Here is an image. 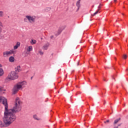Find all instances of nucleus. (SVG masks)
<instances>
[{
	"label": "nucleus",
	"instance_id": "nucleus-14",
	"mask_svg": "<svg viewBox=\"0 0 128 128\" xmlns=\"http://www.w3.org/2000/svg\"><path fill=\"white\" fill-rule=\"evenodd\" d=\"M27 50L28 52H32V46H29Z\"/></svg>",
	"mask_w": 128,
	"mask_h": 128
},
{
	"label": "nucleus",
	"instance_id": "nucleus-30",
	"mask_svg": "<svg viewBox=\"0 0 128 128\" xmlns=\"http://www.w3.org/2000/svg\"><path fill=\"white\" fill-rule=\"evenodd\" d=\"M26 19L24 18V21L26 22Z\"/></svg>",
	"mask_w": 128,
	"mask_h": 128
},
{
	"label": "nucleus",
	"instance_id": "nucleus-22",
	"mask_svg": "<svg viewBox=\"0 0 128 128\" xmlns=\"http://www.w3.org/2000/svg\"><path fill=\"white\" fill-rule=\"evenodd\" d=\"M2 26H0V32H2Z\"/></svg>",
	"mask_w": 128,
	"mask_h": 128
},
{
	"label": "nucleus",
	"instance_id": "nucleus-17",
	"mask_svg": "<svg viewBox=\"0 0 128 128\" xmlns=\"http://www.w3.org/2000/svg\"><path fill=\"white\" fill-rule=\"evenodd\" d=\"M0 17L4 16V12L0 11Z\"/></svg>",
	"mask_w": 128,
	"mask_h": 128
},
{
	"label": "nucleus",
	"instance_id": "nucleus-1",
	"mask_svg": "<svg viewBox=\"0 0 128 128\" xmlns=\"http://www.w3.org/2000/svg\"><path fill=\"white\" fill-rule=\"evenodd\" d=\"M0 102L4 106V122L0 120V126L6 128L10 126L12 122L16 120V116L15 114L20 112L22 110V101L18 98H16L15 104L12 109L8 110V100L4 96H0Z\"/></svg>",
	"mask_w": 128,
	"mask_h": 128
},
{
	"label": "nucleus",
	"instance_id": "nucleus-33",
	"mask_svg": "<svg viewBox=\"0 0 128 128\" xmlns=\"http://www.w3.org/2000/svg\"><path fill=\"white\" fill-rule=\"evenodd\" d=\"M32 77L31 78V80H32Z\"/></svg>",
	"mask_w": 128,
	"mask_h": 128
},
{
	"label": "nucleus",
	"instance_id": "nucleus-11",
	"mask_svg": "<svg viewBox=\"0 0 128 128\" xmlns=\"http://www.w3.org/2000/svg\"><path fill=\"white\" fill-rule=\"evenodd\" d=\"M9 61L10 62H14V58L12 56H10L9 58Z\"/></svg>",
	"mask_w": 128,
	"mask_h": 128
},
{
	"label": "nucleus",
	"instance_id": "nucleus-4",
	"mask_svg": "<svg viewBox=\"0 0 128 128\" xmlns=\"http://www.w3.org/2000/svg\"><path fill=\"white\" fill-rule=\"evenodd\" d=\"M14 53V50H10V51H5L3 52V56L4 58H8L11 54Z\"/></svg>",
	"mask_w": 128,
	"mask_h": 128
},
{
	"label": "nucleus",
	"instance_id": "nucleus-2",
	"mask_svg": "<svg viewBox=\"0 0 128 128\" xmlns=\"http://www.w3.org/2000/svg\"><path fill=\"white\" fill-rule=\"evenodd\" d=\"M26 81H22L17 83L14 86L12 90L13 94H16L20 90H22L24 88H26Z\"/></svg>",
	"mask_w": 128,
	"mask_h": 128
},
{
	"label": "nucleus",
	"instance_id": "nucleus-9",
	"mask_svg": "<svg viewBox=\"0 0 128 128\" xmlns=\"http://www.w3.org/2000/svg\"><path fill=\"white\" fill-rule=\"evenodd\" d=\"M20 46V42H18L16 46H14V50H16V48H18V46Z\"/></svg>",
	"mask_w": 128,
	"mask_h": 128
},
{
	"label": "nucleus",
	"instance_id": "nucleus-6",
	"mask_svg": "<svg viewBox=\"0 0 128 128\" xmlns=\"http://www.w3.org/2000/svg\"><path fill=\"white\" fill-rule=\"evenodd\" d=\"M48 46H50V43L47 42L46 44H45L43 46L42 49L46 50H48Z\"/></svg>",
	"mask_w": 128,
	"mask_h": 128
},
{
	"label": "nucleus",
	"instance_id": "nucleus-23",
	"mask_svg": "<svg viewBox=\"0 0 128 128\" xmlns=\"http://www.w3.org/2000/svg\"><path fill=\"white\" fill-rule=\"evenodd\" d=\"M104 124H106V122H110V120H107L106 121L104 122Z\"/></svg>",
	"mask_w": 128,
	"mask_h": 128
},
{
	"label": "nucleus",
	"instance_id": "nucleus-24",
	"mask_svg": "<svg viewBox=\"0 0 128 128\" xmlns=\"http://www.w3.org/2000/svg\"><path fill=\"white\" fill-rule=\"evenodd\" d=\"M100 10V4L98 6V10Z\"/></svg>",
	"mask_w": 128,
	"mask_h": 128
},
{
	"label": "nucleus",
	"instance_id": "nucleus-13",
	"mask_svg": "<svg viewBox=\"0 0 128 128\" xmlns=\"http://www.w3.org/2000/svg\"><path fill=\"white\" fill-rule=\"evenodd\" d=\"M120 120V118L116 120L114 122V124H118Z\"/></svg>",
	"mask_w": 128,
	"mask_h": 128
},
{
	"label": "nucleus",
	"instance_id": "nucleus-26",
	"mask_svg": "<svg viewBox=\"0 0 128 128\" xmlns=\"http://www.w3.org/2000/svg\"><path fill=\"white\" fill-rule=\"evenodd\" d=\"M122 126V124H118V126Z\"/></svg>",
	"mask_w": 128,
	"mask_h": 128
},
{
	"label": "nucleus",
	"instance_id": "nucleus-29",
	"mask_svg": "<svg viewBox=\"0 0 128 128\" xmlns=\"http://www.w3.org/2000/svg\"><path fill=\"white\" fill-rule=\"evenodd\" d=\"M114 2H116V0H114Z\"/></svg>",
	"mask_w": 128,
	"mask_h": 128
},
{
	"label": "nucleus",
	"instance_id": "nucleus-3",
	"mask_svg": "<svg viewBox=\"0 0 128 128\" xmlns=\"http://www.w3.org/2000/svg\"><path fill=\"white\" fill-rule=\"evenodd\" d=\"M7 78H8V80H14L18 78V74H16V72L12 71L8 75Z\"/></svg>",
	"mask_w": 128,
	"mask_h": 128
},
{
	"label": "nucleus",
	"instance_id": "nucleus-27",
	"mask_svg": "<svg viewBox=\"0 0 128 128\" xmlns=\"http://www.w3.org/2000/svg\"><path fill=\"white\" fill-rule=\"evenodd\" d=\"M48 10H50V8H47Z\"/></svg>",
	"mask_w": 128,
	"mask_h": 128
},
{
	"label": "nucleus",
	"instance_id": "nucleus-16",
	"mask_svg": "<svg viewBox=\"0 0 128 128\" xmlns=\"http://www.w3.org/2000/svg\"><path fill=\"white\" fill-rule=\"evenodd\" d=\"M30 42L31 44H36V40H32Z\"/></svg>",
	"mask_w": 128,
	"mask_h": 128
},
{
	"label": "nucleus",
	"instance_id": "nucleus-34",
	"mask_svg": "<svg viewBox=\"0 0 128 128\" xmlns=\"http://www.w3.org/2000/svg\"><path fill=\"white\" fill-rule=\"evenodd\" d=\"M113 80H114V78H113Z\"/></svg>",
	"mask_w": 128,
	"mask_h": 128
},
{
	"label": "nucleus",
	"instance_id": "nucleus-5",
	"mask_svg": "<svg viewBox=\"0 0 128 128\" xmlns=\"http://www.w3.org/2000/svg\"><path fill=\"white\" fill-rule=\"evenodd\" d=\"M26 18L27 20H28V22L31 24L32 22H34L36 20L35 16H26Z\"/></svg>",
	"mask_w": 128,
	"mask_h": 128
},
{
	"label": "nucleus",
	"instance_id": "nucleus-31",
	"mask_svg": "<svg viewBox=\"0 0 128 128\" xmlns=\"http://www.w3.org/2000/svg\"><path fill=\"white\" fill-rule=\"evenodd\" d=\"M79 64H79V63L78 62V66Z\"/></svg>",
	"mask_w": 128,
	"mask_h": 128
},
{
	"label": "nucleus",
	"instance_id": "nucleus-7",
	"mask_svg": "<svg viewBox=\"0 0 128 128\" xmlns=\"http://www.w3.org/2000/svg\"><path fill=\"white\" fill-rule=\"evenodd\" d=\"M0 68H2V64H0ZM4 70L2 68H0V76H4Z\"/></svg>",
	"mask_w": 128,
	"mask_h": 128
},
{
	"label": "nucleus",
	"instance_id": "nucleus-8",
	"mask_svg": "<svg viewBox=\"0 0 128 128\" xmlns=\"http://www.w3.org/2000/svg\"><path fill=\"white\" fill-rule=\"evenodd\" d=\"M76 6H78V10H80V0H78L76 2Z\"/></svg>",
	"mask_w": 128,
	"mask_h": 128
},
{
	"label": "nucleus",
	"instance_id": "nucleus-12",
	"mask_svg": "<svg viewBox=\"0 0 128 128\" xmlns=\"http://www.w3.org/2000/svg\"><path fill=\"white\" fill-rule=\"evenodd\" d=\"M4 92H6V90L2 88H0V94H4Z\"/></svg>",
	"mask_w": 128,
	"mask_h": 128
},
{
	"label": "nucleus",
	"instance_id": "nucleus-19",
	"mask_svg": "<svg viewBox=\"0 0 128 128\" xmlns=\"http://www.w3.org/2000/svg\"><path fill=\"white\" fill-rule=\"evenodd\" d=\"M39 54L40 56H42L44 54V52H42V50L39 51Z\"/></svg>",
	"mask_w": 128,
	"mask_h": 128
},
{
	"label": "nucleus",
	"instance_id": "nucleus-21",
	"mask_svg": "<svg viewBox=\"0 0 128 128\" xmlns=\"http://www.w3.org/2000/svg\"><path fill=\"white\" fill-rule=\"evenodd\" d=\"M124 60H126V58H127V56H126V54H124Z\"/></svg>",
	"mask_w": 128,
	"mask_h": 128
},
{
	"label": "nucleus",
	"instance_id": "nucleus-20",
	"mask_svg": "<svg viewBox=\"0 0 128 128\" xmlns=\"http://www.w3.org/2000/svg\"><path fill=\"white\" fill-rule=\"evenodd\" d=\"M4 38V36L0 34V40H2Z\"/></svg>",
	"mask_w": 128,
	"mask_h": 128
},
{
	"label": "nucleus",
	"instance_id": "nucleus-32",
	"mask_svg": "<svg viewBox=\"0 0 128 128\" xmlns=\"http://www.w3.org/2000/svg\"><path fill=\"white\" fill-rule=\"evenodd\" d=\"M104 82H106V80L104 79Z\"/></svg>",
	"mask_w": 128,
	"mask_h": 128
},
{
	"label": "nucleus",
	"instance_id": "nucleus-18",
	"mask_svg": "<svg viewBox=\"0 0 128 128\" xmlns=\"http://www.w3.org/2000/svg\"><path fill=\"white\" fill-rule=\"evenodd\" d=\"M99 10H97L94 13L93 16H96V14H98Z\"/></svg>",
	"mask_w": 128,
	"mask_h": 128
},
{
	"label": "nucleus",
	"instance_id": "nucleus-15",
	"mask_svg": "<svg viewBox=\"0 0 128 128\" xmlns=\"http://www.w3.org/2000/svg\"><path fill=\"white\" fill-rule=\"evenodd\" d=\"M33 118H34V120H40V118H38V116H36V115H34L33 116Z\"/></svg>",
	"mask_w": 128,
	"mask_h": 128
},
{
	"label": "nucleus",
	"instance_id": "nucleus-28",
	"mask_svg": "<svg viewBox=\"0 0 128 128\" xmlns=\"http://www.w3.org/2000/svg\"><path fill=\"white\" fill-rule=\"evenodd\" d=\"M54 38V36H50V38Z\"/></svg>",
	"mask_w": 128,
	"mask_h": 128
},
{
	"label": "nucleus",
	"instance_id": "nucleus-25",
	"mask_svg": "<svg viewBox=\"0 0 128 128\" xmlns=\"http://www.w3.org/2000/svg\"><path fill=\"white\" fill-rule=\"evenodd\" d=\"M58 34H60L62 32V30H58Z\"/></svg>",
	"mask_w": 128,
	"mask_h": 128
},
{
	"label": "nucleus",
	"instance_id": "nucleus-10",
	"mask_svg": "<svg viewBox=\"0 0 128 128\" xmlns=\"http://www.w3.org/2000/svg\"><path fill=\"white\" fill-rule=\"evenodd\" d=\"M15 70L16 72H20V66H18L16 68Z\"/></svg>",
	"mask_w": 128,
	"mask_h": 128
}]
</instances>
